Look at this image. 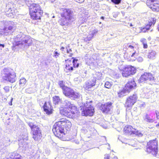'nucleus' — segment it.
Instances as JSON below:
<instances>
[{
    "label": "nucleus",
    "instance_id": "nucleus-1",
    "mask_svg": "<svg viewBox=\"0 0 159 159\" xmlns=\"http://www.w3.org/2000/svg\"><path fill=\"white\" fill-rule=\"evenodd\" d=\"M71 126V123L69 120L62 118L55 123L52 131L56 137L64 141L67 140L69 139L68 132Z\"/></svg>",
    "mask_w": 159,
    "mask_h": 159
},
{
    "label": "nucleus",
    "instance_id": "nucleus-2",
    "mask_svg": "<svg viewBox=\"0 0 159 159\" xmlns=\"http://www.w3.org/2000/svg\"><path fill=\"white\" fill-rule=\"evenodd\" d=\"M30 17L33 20H40L43 16V11L39 3H33L28 6Z\"/></svg>",
    "mask_w": 159,
    "mask_h": 159
},
{
    "label": "nucleus",
    "instance_id": "nucleus-3",
    "mask_svg": "<svg viewBox=\"0 0 159 159\" xmlns=\"http://www.w3.org/2000/svg\"><path fill=\"white\" fill-rule=\"evenodd\" d=\"M79 113V109L77 107L68 101L66 102L65 107L60 109V113L69 118H73L75 114Z\"/></svg>",
    "mask_w": 159,
    "mask_h": 159
},
{
    "label": "nucleus",
    "instance_id": "nucleus-4",
    "mask_svg": "<svg viewBox=\"0 0 159 159\" xmlns=\"http://www.w3.org/2000/svg\"><path fill=\"white\" fill-rule=\"evenodd\" d=\"M73 13L69 8H62L60 13L61 18L58 20V23L61 26H68L73 21L74 18L72 15Z\"/></svg>",
    "mask_w": 159,
    "mask_h": 159
},
{
    "label": "nucleus",
    "instance_id": "nucleus-5",
    "mask_svg": "<svg viewBox=\"0 0 159 159\" xmlns=\"http://www.w3.org/2000/svg\"><path fill=\"white\" fill-rule=\"evenodd\" d=\"M118 68L122 76L126 78L131 76L136 72V68L131 65L124 66L121 64L119 66Z\"/></svg>",
    "mask_w": 159,
    "mask_h": 159
},
{
    "label": "nucleus",
    "instance_id": "nucleus-6",
    "mask_svg": "<svg viewBox=\"0 0 159 159\" xmlns=\"http://www.w3.org/2000/svg\"><path fill=\"white\" fill-rule=\"evenodd\" d=\"M32 43V40L30 37L23 34H19L15 38L13 45L15 47L25 44L29 46Z\"/></svg>",
    "mask_w": 159,
    "mask_h": 159
},
{
    "label": "nucleus",
    "instance_id": "nucleus-7",
    "mask_svg": "<svg viewBox=\"0 0 159 159\" xmlns=\"http://www.w3.org/2000/svg\"><path fill=\"white\" fill-rule=\"evenodd\" d=\"M146 151L148 154L156 157L158 152V142L156 139L148 142L146 146Z\"/></svg>",
    "mask_w": 159,
    "mask_h": 159
},
{
    "label": "nucleus",
    "instance_id": "nucleus-8",
    "mask_svg": "<svg viewBox=\"0 0 159 159\" xmlns=\"http://www.w3.org/2000/svg\"><path fill=\"white\" fill-rule=\"evenodd\" d=\"M78 60L74 57L65 60V65L64 70L66 73L72 72L74 69L77 68L79 66Z\"/></svg>",
    "mask_w": 159,
    "mask_h": 159
},
{
    "label": "nucleus",
    "instance_id": "nucleus-9",
    "mask_svg": "<svg viewBox=\"0 0 159 159\" xmlns=\"http://www.w3.org/2000/svg\"><path fill=\"white\" fill-rule=\"evenodd\" d=\"M1 75L3 81H7L12 83L15 81L16 73L12 69H4L1 72Z\"/></svg>",
    "mask_w": 159,
    "mask_h": 159
},
{
    "label": "nucleus",
    "instance_id": "nucleus-10",
    "mask_svg": "<svg viewBox=\"0 0 159 159\" xmlns=\"http://www.w3.org/2000/svg\"><path fill=\"white\" fill-rule=\"evenodd\" d=\"M16 27L14 22L9 21L7 23L6 27L0 29V34L9 35L11 34L16 30Z\"/></svg>",
    "mask_w": 159,
    "mask_h": 159
},
{
    "label": "nucleus",
    "instance_id": "nucleus-11",
    "mask_svg": "<svg viewBox=\"0 0 159 159\" xmlns=\"http://www.w3.org/2000/svg\"><path fill=\"white\" fill-rule=\"evenodd\" d=\"M28 125L30 127L32 134L33 138L35 141H39L42 138V134L39 127L32 123H29Z\"/></svg>",
    "mask_w": 159,
    "mask_h": 159
},
{
    "label": "nucleus",
    "instance_id": "nucleus-12",
    "mask_svg": "<svg viewBox=\"0 0 159 159\" xmlns=\"http://www.w3.org/2000/svg\"><path fill=\"white\" fill-rule=\"evenodd\" d=\"M138 98L137 95L134 94L127 97L124 104V107L126 109H131L137 102Z\"/></svg>",
    "mask_w": 159,
    "mask_h": 159
},
{
    "label": "nucleus",
    "instance_id": "nucleus-13",
    "mask_svg": "<svg viewBox=\"0 0 159 159\" xmlns=\"http://www.w3.org/2000/svg\"><path fill=\"white\" fill-rule=\"evenodd\" d=\"M63 94L66 97L75 100L78 98V93L71 88L67 87L62 91Z\"/></svg>",
    "mask_w": 159,
    "mask_h": 159
},
{
    "label": "nucleus",
    "instance_id": "nucleus-14",
    "mask_svg": "<svg viewBox=\"0 0 159 159\" xmlns=\"http://www.w3.org/2000/svg\"><path fill=\"white\" fill-rule=\"evenodd\" d=\"M18 12V10L16 8L9 5L6 6L4 11L5 14L7 16L13 18L16 16Z\"/></svg>",
    "mask_w": 159,
    "mask_h": 159
},
{
    "label": "nucleus",
    "instance_id": "nucleus-15",
    "mask_svg": "<svg viewBox=\"0 0 159 159\" xmlns=\"http://www.w3.org/2000/svg\"><path fill=\"white\" fill-rule=\"evenodd\" d=\"M113 103L108 102L104 104H102L99 107V110L105 114L111 113V109L113 108Z\"/></svg>",
    "mask_w": 159,
    "mask_h": 159
},
{
    "label": "nucleus",
    "instance_id": "nucleus-16",
    "mask_svg": "<svg viewBox=\"0 0 159 159\" xmlns=\"http://www.w3.org/2000/svg\"><path fill=\"white\" fill-rule=\"evenodd\" d=\"M94 112V107L91 104H87L82 111L81 115L84 116H93Z\"/></svg>",
    "mask_w": 159,
    "mask_h": 159
},
{
    "label": "nucleus",
    "instance_id": "nucleus-17",
    "mask_svg": "<svg viewBox=\"0 0 159 159\" xmlns=\"http://www.w3.org/2000/svg\"><path fill=\"white\" fill-rule=\"evenodd\" d=\"M146 4L153 11H159V0H147Z\"/></svg>",
    "mask_w": 159,
    "mask_h": 159
},
{
    "label": "nucleus",
    "instance_id": "nucleus-18",
    "mask_svg": "<svg viewBox=\"0 0 159 159\" xmlns=\"http://www.w3.org/2000/svg\"><path fill=\"white\" fill-rule=\"evenodd\" d=\"M154 80V77L152 74L145 72L140 77L139 81L140 83H146Z\"/></svg>",
    "mask_w": 159,
    "mask_h": 159
},
{
    "label": "nucleus",
    "instance_id": "nucleus-19",
    "mask_svg": "<svg viewBox=\"0 0 159 159\" xmlns=\"http://www.w3.org/2000/svg\"><path fill=\"white\" fill-rule=\"evenodd\" d=\"M156 21L157 19L155 17L149 18L148 20V24L145 25V26L141 27V31L145 33L146 31L149 30L151 26H153L155 25Z\"/></svg>",
    "mask_w": 159,
    "mask_h": 159
},
{
    "label": "nucleus",
    "instance_id": "nucleus-20",
    "mask_svg": "<svg viewBox=\"0 0 159 159\" xmlns=\"http://www.w3.org/2000/svg\"><path fill=\"white\" fill-rule=\"evenodd\" d=\"M137 85L134 79L128 81L125 84L124 88L125 89L127 93H129L130 91L136 88Z\"/></svg>",
    "mask_w": 159,
    "mask_h": 159
},
{
    "label": "nucleus",
    "instance_id": "nucleus-21",
    "mask_svg": "<svg viewBox=\"0 0 159 159\" xmlns=\"http://www.w3.org/2000/svg\"><path fill=\"white\" fill-rule=\"evenodd\" d=\"M47 104V102H45L43 106V108L44 111L47 115H49L52 114L53 110L51 102H49Z\"/></svg>",
    "mask_w": 159,
    "mask_h": 159
},
{
    "label": "nucleus",
    "instance_id": "nucleus-22",
    "mask_svg": "<svg viewBox=\"0 0 159 159\" xmlns=\"http://www.w3.org/2000/svg\"><path fill=\"white\" fill-rule=\"evenodd\" d=\"M123 131L124 134L127 135L133 134L135 133V129L130 125L125 126Z\"/></svg>",
    "mask_w": 159,
    "mask_h": 159
},
{
    "label": "nucleus",
    "instance_id": "nucleus-23",
    "mask_svg": "<svg viewBox=\"0 0 159 159\" xmlns=\"http://www.w3.org/2000/svg\"><path fill=\"white\" fill-rule=\"evenodd\" d=\"M96 80H92L86 82L85 84L84 88L85 90H89V89L95 85Z\"/></svg>",
    "mask_w": 159,
    "mask_h": 159
},
{
    "label": "nucleus",
    "instance_id": "nucleus-24",
    "mask_svg": "<svg viewBox=\"0 0 159 159\" xmlns=\"http://www.w3.org/2000/svg\"><path fill=\"white\" fill-rule=\"evenodd\" d=\"M17 156H19L18 153L14 152H11L7 155L4 159H14Z\"/></svg>",
    "mask_w": 159,
    "mask_h": 159
},
{
    "label": "nucleus",
    "instance_id": "nucleus-25",
    "mask_svg": "<svg viewBox=\"0 0 159 159\" xmlns=\"http://www.w3.org/2000/svg\"><path fill=\"white\" fill-rule=\"evenodd\" d=\"M135 53V51L133 52L132 55H129L127 52H125L124 55V57L125 59L127 60L128 61H134V60L131 59V58L134 56Z\"/></svg>",
    "mask_w": 159,
    "mask_h": 159
},
{
    "label": "nucleus",
    "instance_id": "nucleus-26",
    "mask_svg": "<svg viewBox=\"0 0 159 159\" xmlns=\"http://www.w3.org/2000/svg\"><path fill=\"white\" fill-rule=\"evenodd\" d=\"M52 101L54 104L57 105L61 102V99L58 96H55L52 97Z\"/></svg>",
    "mask_w": 159,
    "mask_h": 159
},
{
    "label": "nucleus",
    "instance_id": "nucleus-27",
    "mask_svg": "<svg viewBox=\"0 0 159 159\" xmlns=\"http://www.w3.org/2000/svg\"><path fill=\"white\" fill-rule=\"evenodd\" d=\"M96 32L94 31H92L90 32L87 36L84 39V41L86 42H88L90 41L93 38L94 34Z\"/></svg>",
    "mask_w": 159,
    "mask_h": 159
},
{
    "label": "nucleus",
    "instance_id": "nucleus-28",
    "mask_svg": "<svg viewBox=\"0 0 159 159\" xmlns=\"http://www.w3.org/2000/svg\"><path fill=\"white\" fill-rule=\"evenodd\" d=\"M127 93L124 87L121 90H119L117 92L118 96L119 98H122L125 95V93Z\"/></svg>",
    "mask_w": 159,
    "mask_h": 159
},
{
    "label": "nucleus",
    "instance_id": "nucleus-29",
    "mask_svg": "<svg viewBox=\"0 0 159 159\" xmlns=\"http://www.w3.org/2000/svg\"><path fill=\"white\" fill-rule=\"evenodd\" d=\"M102 74L100 72H96L95 74V76L94 77L95 80H100L101 79L102 76Z\"/></svg>",
    "mask_w": 159,
    "mask_h": 159
},
{
    "label": "nucleus",
    "instance_id": "nucleus-30",
    "mask_svg": "<svg viewBox=\"0 0 159 159\" xmlns=\"http://www.w3.org/2000/svg\"><path fill=\"white\" fill-rule=\"evenodd\" d=\"M58 84L60 87L62 89V91L67 87L65 85V82L63 80L59 81Z\"/></svg>",
    "mask_w": 159,
    "mask_h": 159
},
{
    "label": "nucleus",
    "instance_id": "nucleus-31",
    "mask_svg": "<svg viewBox=\"0 0 159 159\" xmlns=\"http://www.w3.org/2000/svg\"><path fill=\"white\" fill-rule=\"evenodd\" d=\"M144 120L148 123H152L154 121L153 119L151 118L148 114H146Z\"/></svg>",
    "mask_w": 159,
    "mask_h": 159
},
{
    "label": "nucleus",
    "instance_id": "nucleus-32",
    "mask_svg": "<svg viewBox=\"0 0 159 159\" xmlns=\"http://www.w3.org/2000/svg\"><path fill=\"white\" fill-rule=\"evenodd\" d=\"M26 83V80L24 78H21L20 80L19 84L22 86L25 85Z\"/></svg>",
    "mask_w": 159,
    "mask_h": 159
},
{
    "label": "nucleus",
    "instance_id": "nucleus-33",
    "mask_svg": "<svg viewBox=\"0 0 159 159\" xmlns=\"http://www.w3.org/2000/svg\"><path fill=\"white\" fill-rule=\"evenodd\" d=\"M124 47L123 48L124 49L127 50L128 49V48H130L131 49H134V47L133 46L130 45H124Z\"/></svg>",
    "mask_w": 159,
    "mask_h": 159
},
{
    "label": "nucleus",
    "instance_id": "nucleus-34",
    "mask_svg": "<svg viewBox=\"0 0 159 159\" xmlns=\"http://www.w3.org/2000/svg\"><path fill=\"white\" fill-rule=\"evenodd\" d=\"M111 86V83L109 81H106L105 84V87L109 89Z\"/></svg>",
    "mask_w": 159,
    "mask_h": 159
},
{
    "label": "nucleus",
    "instance_id": "nucleus-35",
    "mask_svg": "<svg viewBox=\"0 0 159 159\" xmlns=\"http://www.w3.org/2000/svg\"><path fill=\"white\" fill-rule=\"evenodd\" d=\"M111 2L115 4H118L121 2V0H111Z\"/></svg>",
    "mask_w": 159,
    "mask_h": 159
},
{
    "label": "nucleus",
    "instance_id": "nucleus-36",
    "mask_svg": "<svg viewBox=\"0 0 159 159\" xmlns=\"http://www.w3.org/2000/svg\"><path fill=\"white\" fill-rule=\"evenodd\" d=\"M67 54H70V56H72L73 54L72 52V51L70 49H67L66 51Z\"/></svg>",
    "mask_w": 159,
    "mask_h": 159
},
{
    "label": "nucleus",
    "instance_id": "nucleus-37",
    "mask_svg": "<svg viewBox=\"0 0 159 159\" xmlns=\"http://www.w3.org/2000/svg\"><path fill=\"white\" fill-rule=\"evenodd\" d=\"M4 89L6 92L8 93L10 90V87L8 86H6L4 88Z\"/></svg>",
    "mask_w": 159,
    "mask_h": 159
},
{
    "label": "nucleus",
    "instance_id": "nucleus-38",
    "mask_svg": "<svg viewBox=\"0 0 159 159\" xmlns=\"http://www.w3.org/2000/svg\"><path fill=\"white\" fill-rule=\"evenodd\" d=\"M60 54V53L58 52L57 51H55L54 53V57L57 58L59 56Z\"/></svg>",
    "mask_w": 159,
    "mask_h": 159
},
{
    "label": "nucleus",
    "instance_id": "nucleus-39",
    "mask_svg": "<svg viewBox=\"0 0 159 159\" xmlns=\"http://www.w3.org/2000/svg\"><path fill=\"white\" fill-rule=\"evenodd\" d=\"M155 113L157 119H159V112L157 111H156Z\"/></svg>",
    "mask_w": 159,
    "mask_h": 159
},
{
    "label": "nucleus",
    "instance_id": "nucleus-40",
    "mask_svg": "<svg viewBox=\"0 0 159 159\" xmlns=\"http://www.w3.org/2000/svg\"><path fill=\"white\" fill-rule=\"evenodd\" d=\"M154 57V55L152 54V53H150L148 55V57L149 58H152Z\"/></svg>",
    "mask_w": 159,
    "mask_h": 159
},
{
    "label": "nucleus",
    "instance_id": "nucleus-41",
    "mask_svg": "<svg viewBox=\"0 0 159 159\" xmlns=\"http://www.w3.org/2000/svg\"><path fill=\"white\" fill-rule=\"evenodd\" d=\"M140 41L142 43H147L146 42V39H144V38H142V39H141V40H140Z\"/></svg>",
    "mask_w": 159,
    "mask_h": 159
},
{
    "label": "nucleus",
    "instance_id": "nucleus-42",
    "mask_svg": "<svg viewBox=\"0 0 159 159\" xmlns=\"http://www.w3.org/2000/svg\"><path fill=\"white\" fill-rule=\"evenodd\" d=\"M143 48H148V46L147 45V43H143Z\"/></svg>",
    "mask_w": 159,
    "mask_h": 159
},
{
    "label": "nucleus",
    "instance_id": "nucleus-43",
    "mask_svg": "<svg viewBox=\"0 0 159 159\" xmlns=\"http://www.w3.org/2000/svg\"><path fill=\"white\" fill-rule=\"evenodd\" d=\"M84 0H77L78 2L79 3H81L84 1Z\"/></svg>",
    "mask_w": 159,
    "mask_h": 159
},
{
    "label": "nucleus",
    "instance_id": "nucleus-44",
    "mask_svg": "<svg viewBox=\"0 0 159 159\" xmlns=\"http://www.w3.org/2000/svg\"><path fill=\"white\" fill-rule=\"evenodd\" d=\"M14 159H21V158L19 154V156H17Z\"/></svg>",
    "mask_w": 159,
    "mask_h": 159
},
{
    "label": "nucleus",
    "instance_id": "nucleus-45",
    "mask_svg": "<svg viewBox=\"0 0 159 159\" xmlns=\"http://www.w3.org/2000/svg\"><path fill=\"white\" fill-rule=\"evenodd\" d=\"M0 46H1L3 48H4L5 45L4 44H0Z\"/></svg>",
    "mask_w": 159,
    "mask_h": 159
},
{
    "label": "nucleus",
    "instance_id": "nucleus-46",
    "mask_svg": "<svg viewBox=\"0 0 159 159\" xmlns=\"http://www.w3.org/2000/svg\"><path fill=\"white\" fill-rule=\"evenodd\" d=\"M104 159H110L109 157L108 156H107L106 157H105L104 158Z\"/></svg>",
    "mask_w": 159,
    "mask_h": 159
},
{
    "label": "nucleus",
    "instance_id": "nucleus-47",
    "mask_svg": "<svg viewBox=\"0 0 159 159\" xmlns=\"http://www.w3.org/2000/svg\"><path fill=\"white\" fill-rule=\"evenodd\" d=\"M65 48L63 47H61V48L60 49L62 51H63V50Z\"/></svg>",
    "mask_w": 159,
    "mask_h": 159
},
{
    "label": "nucleus",
    "instance_id": "nucleus-48",
    "mask_svg": "<svg viewBox=\"0 0 159 159\" xmlns=\"http://www.w3.org/2000/svg\"><path fill=\"white\" fill-rule=\"evenodd\" d=\"M156 126L157 127H159V122L156 125Z\"/></svg>",
    "mask_w": 159,
    "mask_h": 159
},
{
    "label": "nucleus",
    "instance_id": "nucleus-49",
    "mask_svg": "<svg viewBox=\"0 0 159 159\" xmlns=\"http://www.w3.org/2000/svg\"><path fill=\"white\" fill-rule=\"evenodd\" d=\"M12 99H11V101L10 102V103H9V104L10 105H12Z\"/></svg>",
    "mask_w": 159,
    "mask_h": 159
},
{
    "label": "nucleus",
    "instance_id": "nucleus-50",
    "mask_svg": "<svg viewBox=\"0 0 159 159\" xmlns=\"http://www.w3.org/2000/svg\"><path fill=\"white\" fill-rule=\"evenodd\" d=\"M67 54L66 56L68 57H71L72 56H70V54Z\"/></svg>",
    "mask_w": 159,
    "mask_h": 159
},
{
    "label": "nucleus",
    "instance_id": "nucleus-51",
    "mask_svg": "<svg viewBox=\"0 0 159 159\" xmlns=\"http://www.w3.org/2000/svg\"><path fill=\"white\" fill-rule=\"evenodd\" d=\"M101 18L102 20H104V17L103 16H102L101 17Z\"/></svg>",
    "mask_w": 159,
    "mask_h": 159
},
{
    "label": "nucleus",
    "instance_id": "nucleus-52",
    "mask_svg": "<svg viewBox=\"0 0 159 159\" xmlns=\"http://www.w3.org/2000/svg\"><path fill=\"white\" fill-rule=\"evenodd\" d=\"M129 26L131 27L132 26H133L132 24V23H130V24H129Z\"/></svg>",
    "mask_w": 159,
    "mask_h": 159
},
{
    "label": "nucleus",
    "instance_id": "nucleus-53",
    "mask_svg": "<svg viewBox=\"0 0 159 159\" xmlns=\"http://www.w3.org/2000/svg\"><path fill=\"white\" fill-rule=\"evenodd\" d=\"M157 29H158V31H159V25H158V26L157 27Z\"/></svg>",
    "mask_w": 159,
    "mask_h": 159
},
{
    "label": "nucleus",
    "instance_id": "nucleus-54",
    "mask_svg": "<svg viewBox=\"0 0 159 159\" xmlns=\"http://www.w3.org/2000/svg\"><path fill=\"white\" fill-rule=\"evenodd\" d=\"M9 5V6H12L13 7V4H12V5Z\"/></svg>",
    "mask_w": 159,
    "mask_h": 159
}]
</instances>
